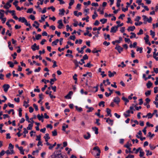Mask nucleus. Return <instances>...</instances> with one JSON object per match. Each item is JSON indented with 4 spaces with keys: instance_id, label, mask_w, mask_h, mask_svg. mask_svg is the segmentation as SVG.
<instances>
[{
    "instance_id": "1",
    "label": "nucleus",
    "mask_w": 158,
    "mask_h": 158,
    "mask_svg": "<svg viewBox=\"0 0 158 158\" xmlns=\"http://www.w3.org/2000/svg\"><path fill=\"white\" fill-rule=\"evenodd\" d=\"M132 144L131 143H129V142H127L126 144L124 145V147L127 148L129 150V151L126 149L125 150V152L126 153L128 154V153H132L133 152L131 151V148L129 147L130 146H132Z\"/></svg>"
},
{
    "instance_id": "2",
    "label": "nucleus",
    "mask_w": 158,
    "mask_h": 158,
    "mask_svg": "<svg viewBox=\"0 0 158 158\" xmlns=\"http://www.w3.org/2000/svg\"><path fill=\"white\" fill-rule=\"evenodd\" d=\"M142 17L143 18V19L144 20L143 23L145 24L147 23V22L149 23H151L152 21V18L151 17H150L149 18V19H148V20H146L145 19L147 18V17L145 15H143Z\"/></svg>"
},
{
    "instance_id": "3",
    "label": "nucleus",
    "mask_w": 158,
    "mask_h": 158,
    "mask_svg": "<svg viewBox=\"0 0 158 158\" xmlns=\"http://www.w3.org/2000/svg\"><path fill=\"white\" fill-rule=\"evenodd\" d=\"M61 149L55 152L51 156L52 158H55L58 156L61 155Z\"/></svg>"
},
{
    "instance_id": "4",
    "label": "nucleus",
    "mask_w": 158,
    "mask_h": 158,
    "mask_svg": "<svg viewBox=\"0 0 158 158\" xmlns=\"http://www.w3.org/2000/svg\"><path fill=\"white\" fill-rule=\"evenodd\" d=\"M31 48L33 51H35L36 50H38L40 48L39 46H37L36 43H34L33 45H32Z\"/></svg>"
},
{
    "instance_id": "5",
    "label": "nucleus",
    "mask_w": 158,
    "mask_h": 158,
    "mask_svg": "<svg viewBox=\"0 0 158 158\" xmlns=\"http://www.w3.org/2000/svg\"><path fill=\"white\" fill-rule=\"evenodd\" d=\"M115 49L117 50L119 53H120L123 50V48L118 44H116Z\"/></svg>"
},
{
    "instance_id": "6",
    "label": "nucleus",
    "mask_w": 158,
    "mask_h": 158,
    "mask_svg": "<svg viewBox=\"0 0 158 158\" xmlns=\"http://www.w3.org/2000/svg\"><path fill=\"white\" fill-rule=\"evenodd\" d=\"M10 86L9 84H5L3 86L2 88L4 89V91L5 92H7L8 89L10 88Z\"/></svg>"
},
{
    "instance_id": "7",
    "label": "nucleus",
    "mask_w": 158,
    "mask_h": 158,
    "mask_svg": "<svg viewBox=\"0 0 158 158\" xmlns=\"http://www.w3.org/2000/svg\"><path fill=\"white\" fill-rule=\"evenodd\" d=\"M19 22H21L22 23H24L25 25L27 22V20L24 17H19Z\"/></svg>"
},
{
    "instance_id": "8",
    "label": "nucleus",
    "mask_w": 158,
    "mask_h": 158,
    "mask_svg": "<svg viewBox=\"0 0 158 158\" xmlns=\"http://www.w3.org/2000/svg\"><path fill=\"white\" fill-rule=\"evenodd\" d=\"M93 150H96L98 152V153H97L96 156H99L101 153V150L99 148L98 146H96L93 148Z\"/></svg>"
},
{
    "instance_id": "9",
    "label": "nucleus",
    "mask_w": 158,
    "mask_h": 158,
    "mask_svg": "<svg viewBox=\"0 0 158 158\" xmlns=\"http://www.w3.org/2000/svg\"><path fill=\"white\" fill-rule=\"evenodd\" d=\"M118 28L116 26L112 27L111 29L110 32L111 33H115L118 30Z\"/></svg>"
},
{
    "instance_id": "10",
    "label": "nucleus",
    "mask_w": 158,
    "mask_h": 158,
    "mask_svg": "<svg viewBox=\"0 0 158 158\" xmlns=\"http://www.w3.org/2000/svg\"><path fill=\"white\" fill-rule=\"evenodd\" d=\"M58 23L59 24V25L58 26V28L59 29H61L62 28V27L64 26L62 23V19H60L58 20Z\"/></svg>"
},
{
    "instance_id": "11",
    "label": "nucleus",
    "mask_w": 158,
    "mask_h": 158,
    "mask_svg": "<svg viewBox=\"0 0 158 158\" xmlns=\"http://www.w3.org/2000/svg\"><path fill=\"white\" fill-rule=\"evenodd\" d=\"M113 101L117 104H118L120 101V99L118 97H116L114 98Z\"/></svg>"
},
{
    "instance_id": "12",
    "label": "nucleus",
    "mask_w": 158,
    "mask_h": 158,
    "mask_svg": "<svg viewBox=\"0 0 158 158\" xmlns=\"http://www.w3.org/2000/svg\"><path fill=\"white\" fill-rule=\"evenodd\" d=\"M37 117L39 120L41 121L42 122H43L44 120L43 118L44 116L42 114H41V115H40V114H38L37 115Z\"/></svg>"
},
{
    "instance_id": "13",
    "label": "nucleus",
    "mask_w": 158,
    "mask_h": 158,
    "mask_svg": "<svg viewBox=\"0 0 158 158\" xmlns=\"http://www.w3.org/2000/svg\"><path fill=\"white\" fill-rule=\"evenodd\" d=\"M135 27L134 26L129 27L127 29L128 31H133L135 29Z\"/></svg>"
},
{
    "instance_id": "14",
    "label": "nucleus",
    "mask_w": 158,
    "mask_h": 158,
    "mask_svg": "<svg viewBox=\"0 0 158 158\" xmlns=\"http://www.w3.org/2000/svg\"><path fill=\"white\" fill-rule=\"evenodd\" d=\"M48 133H46L45 135V136H44V138L45 139V141H48V140L50 139V137Z\"/></svg>"
},
{
    "instance_id": "15",
    "label": "nucleus",
    "mask_w": 158,
    "mask_h": 158,
    "mask_svg": "<svg viewBox=\"0 0 158 158\" xmlns=\"http://www.w3.org/2000/svg\"><path fill=\"white\" fill-rule=\"evenodd\" d=\"M152 85V83L150 81H148L146 84V86L148 89H150Z\"/></svg>"
},
{
    "instance_id": "16",
    "label": "nucleus",
    "mask_w": 158,
    "mask_h": 158,
    "mask_svg": "<svg viewBox=\"0 0 158 158\" xmlns=\"http://www.w3.org/2000/svg\"><path fill=\"white\" fill-rule=\"evenodd\" d=\"M59 11L60 12L59 13V15H64V13L65 12V10L64 9H59Z\"/></svg>"
},
{
    "instance_id": "17",
    "label": "nucleus",
    "mask_w": 158,
    "mask_h": 158,
    "mask_svg": "<svg viewBox=\"0 0 158 158\" xmlns=\"http://www.w3.org/2000/svg\"><path fill=\"white\" fill-rule=\"evenodd\" d=\"M92 129L93 131H94L95 134L97 135L98 133V128L96 127H93Z\"/></svg>"
},
{
    "instance_id": "18",
    "label": "nucleus",
    "mask_w": 158,
    "mask_h": 158,
    "mask_svg": "<svg viewBox=\"0 0 158 158\" xmlns=\"http://www.w3.org/2000/svg\"><path fill=\"white\" fill-rule=\"evenodd\" d=\"M87 134L88 135L86 136V135H84V137L86 139H88L90 137L91 135L89 132H87Z\"/></svg>"
},
{
    "instance_id": "19",
    "label": "nucleus",
    "mask_w": 158,
    "mask_h": 158,
    "mask_svg": "<svg viewBox=\"0 0 158 158\" xmlns=\"http://www.w3.org/2000/svg\"><path fill=\"white\" fill-rule=\"evenodd\" d=\"M116 23L118 24V25L116 26L118 27V28L122 26L124 24L123 23H121L120 24V21H116Z\"/></svg>"
},
{
    "instance_id": "20",
    "label": "nucleus",
    "mask_w": 158,
    "mask_h": 158,
    "mask_svg": "<svg viewBox=\"0 0 158 158\" xmlns=\"http://www.w3.org/2000/svg\"><path fill=\"white\" fill-rule=\"evenodd\" d=\"M106 111L107 114V115H110V117L112 116V115L111 114V110L110 109L108 108H107L106 109Z\"/></svg>"
},
{
    "instance_id": "21",
    "label": "nucleus",
    "mask_w": 158,
    "mask_h": 158,
    "mask_svg": "<svg viewBox=\"0 0 158 158\" xmlns=\"http://www.w3.org/2000/svg\"><path fill=\"white\" fill-rule=\"evenodd\" d=\"M73 94L72 91H70L69 93L65 96V98L66 99H69L71 98L70 94Z\"/></svg>"
},
{
    "instance_id": "22",
    "label": "nucleus",
    "mask_w": 158,
    "mask_h": 158,
    "mask_svg": "<svg viewBox=\"0 0 158 158\" xmlns=\"http://www.w3.org/2000/svg\"><path fill=\"white\" fill-rule=\"evenodd\" d=\"M29 102L28 100L27 102L24 101L23 102V106H25L26 108H27L29 106V105L27 104Z\"/></svg>"
},
{
    "instance_id": "23",
    "label": "nucleus",
    "mask_w": 158,
    "mask_h": 158,
    "mask_svg": "<svg viewBox=\"0 0 158 158\" xmlns=\"http://www.w3.org/2000/svg\"><path fill=\"white\" fill-rule=\"evenodd\" d=\"M19 150L20 151V153L22 154V155H24V150H23V147H19Z\"/></svg>"
},
{
    "instance_id": "24",
    "label": "nucleus",
    "mask_w": 158,
    "mask_h": 158,
    "mask_svg": "<svg viewBox=\"0 0 158 158\" xmlns=\"http://www.w3.org/2000/svg\"><path fill=\"white\" fill-rule=\"evenodd\" d=\"M93 66V65L90 64V62H89V63H87L86 64H84V65L85 67H87L89 68Z\"/></svg>"
},
{
    "instance_id": "25",
    "label": "nucleus",
    "mask_w": 158,
    "mask_h": 158,
    "mask_svg": "<svg viewBox=\"0 0 158 158\" xmlns=\"http://www.w3.org/2000/svg\"><path fill=\"white\" fill-rule=\"evenodd\" d=\"M148 38L149 36L148 35H146L145 37L144 38V39L145 40L146 43H148L149 41Z\"/></svg>"
},
{
    "instance_id": "26",
    "label": "nucleus",
    "mask_w": 158,
    "mask_h": 158,
    "mask_svg": "<svg viewBox=\"0 0 158 158\" xmlns=\"http://www.w3.org/2000/svg\"><path fill=\"white\" fill-rule=\"evenodd\" d=\"M153 115H154V113L151 114V113H149L147 114L148 118H152Z\"/></svg>"
},
{
    "instance_id": "27",
    "label": "nucleus",
    "mask_w": 158,
    "mask_h": 158,
    "mask_svg": "<svg viewBox=\"0 0 158 158\" xmlns=\"http://www.w3.org/2000/svg\"><path fill=\"white\" fill-rule=\"evenodd\" d=\"M104 36L105 37V40H106L107 39H108L109 40H110V35L109 34L106 35V34L105 33L104 34Z\"/></svg>"
},
{
    "instance_id": "28",
    "label": "nucleus",
    "mask_w": 158,
    "mask_h": 158,
    "mask_svg": "<svg viewBox=\"0 0 158 158\" xmlns=\"http://www.w3.org/2000/svg\"><path fill=\"white\" fill-rule=\"evenodd\" d=\"M86 48V45H84L81 48V50L79 51V53H80L81 54H83L84 52V49Z\"/></svg>"
},
{
    "instance_id": "29",
    "label": "nucleus",
    "mask_w": 158,
    "mask_h": 158,
    "mask_svg": "<svg viewBox=\"0 0 158 158\" xmlns=\"http://www.w3.org/2000/svg\"><path fill=\"white\" fill-rule=\"evenodd\" d=\"M73 62L76 66L75 68H76L77 67L79 66V62H78L77 60H74Z\"/></svg>"
},
{
    "instance_id": "30",
    "label": "nucleus",
    "mask_w": 158,
    "mask_h": 158,
    "mask_svg": "<svg viewBox=\"0 0 158 158\" xmlns=\"http://www.w3.org/2000/svg\"><path fill=\"white\" fill-rule=\"evenodd\" d=\"M33 124L32 123L29 124L28 127H27V129L28 130H31L32 129Z\"/></svg>"
},
{
    "instance_id": "31",
    "label": "nucleus",
    "mask_w": 158,
    "mask_h": 158,
    "mask_svg": "<svg viewBox=\"0 0 158 158\" xmlns=\"http://www.w3.org/2000/svg\"><path fill=\"white\" fill-rule=\"evenodd\" d=\"M2 97L4 98V100H1L0 99V104H2V102H5V101L7 100L6 98L4 95H2Z\"/></svg>"
},
{
    "instance_id": "32",
    "label": "nucleus",
    "mask_w": 158,
    "mask_h": 158,
    "mask_svg": "<svg viewBox=\"0 0 158 158\" xmlns=\"http://www.w3.org/2000/svg\"><path fill=\"white\" fill-rule=\"evenodd\" d=\"M7 64L10 65V67L11 68H13L14 66V63L11 61H9L7 62Z\"/></svg>"
},
{
    "instance_id": "33",
    "label": "nucleus",
    "mask_w": 158,
    "mask_h": 158,
    "mask_svg": "<svg viewBox=\"0 0 158 158\" xmlns=\"http://www.w3.org/2000/svg\"><path fill=\"white\" fill-rule=\"evenodd\" d=\"M134 106V104H132V106H131L130 107V109L131 110V113L133 114L134 113V110H135L133 106Z\"/></svg>"
},
{
    "instance_id": "34",
    "label": "nucleus",
    "mask_w": 158,
    "mask_h": 158,
    "mask_svg": "<svg viewBox=\"0 0 158 158\" xmlns=\"http://www.w3.org/2000/svg\"><path fill=\"white\" fill-rule=\"evenodd\" d=\"M76 110L80 112L82 111L83 110L81 107H78L77 106H75Z\"/></svg>"
},
{
    "instance_id": "35",
    "label": "nucleus",
    "mask_w": 158,
    "mask_h": 158,
    "mask_svg": "<svg viewBox=\"0 0 158 158\" xmlns=\"http://www.w3.org/2000/svg\"><path fill=\"white\" fill-rule=\"evenodd\" d=\"M100 21L102 23V24H103L106 23L107 21V19H101Z\"/></svg>"
},
{
    "instance_id": "36",
    "label": "nucleus",
    "mask_w": 158,
    "mask_h": 158,
    "mask_svg": "<svg viewBox=\"0 0 158 158\" xmlns=\"http://www.w3.org/2000/svg\"><path fill=\"white\" fill-rule=\"evenodd\" d=\"M108 73H109L108 76L109 77H111L114 76V73H113L111 72L110 71H109L108 72Z\"/></svg>"
},
{
    "instance_id": "37",
    "label": "nucleus",
    "mask_w": 158,
    "mask_h": 158,
    "mask_svg": "<svg viewBox=\"0 0 158 158\" xmlns=\"http://www.w3.org/2000/svg\"><path fill=\"white\" fill-rule=\"evenodd\" d=\"M145 151L147 152L146 155L147 156H148L149 155H151L152 154V152H150V151L149 150H146Z\"/></svg>"
},
{
    "instance_id": "38",
    "label": "nucleus",
    "mask_w": 158,
    "mask_h": 158,
    "mask_svg": "<svg viewBox=\"0 0 158 158\" xmlns=\"http://www.w3.org/2000/svg\"><path fill=\"white\" fill-rule=\"evenodd\" d=\"M52 135L53 136H56L57 135V132L56 130H55L52 132Z\"/></svg>"
},
{
    "instance_id": "39",
    "label": "nucleus",
    "mask_w": 158,
    "mask_h": 158,
    "mask_svg": "<svg viewBox=\"0 0 158 158\" xmlns=\"http://www.w3.org/2000/svg\"><path fill=\"white\" fill-rule=\"evenodd\" d=\"M151 91L148 90L147 92H145V94L146 96H148L151 94Z\"/></svg>"
},
{
    "instance_id": "40",
    "label": "nucleus",
    "mask_w": 158,
    "mask_h": 158,
    "mask_svg": "<svg viewBox=\"0 0 158 158\" xmlns=\"http://www.w3.org/2000/svg\"><path fill=\"white\" fill-rule=\"evenodd\" d=\"M122 99L124 101L126 102H129L128 99L127 98H125L124 96L122 97Z\"/></svg>"
},
{
    "instance_id": "41",
    "label": "nucleus",
    "mask_w": 158,
    "mask_h": 158,
    "mask_svg": "<svg viewBox=\"0 0 158 158\" xmlns=\"http://www.w3.org/2000/svg\"><path fill=\"white\" fill-rule=\"evenodd\" d=\"M131 34L132 35L130 36V38L131 39H132L133 37H136V35L134 33L131 32Z\"/></svg>"
},
{
    "instance_id": "42",
    "label": "nucleus",
    "mask_w": 158,
    "mask_h": 158,
    "mask_svg": "<svg viewBox=\"0 0 158 158\" xmlns=\"http://www.w3.org/2000/svg\"><path fill=\"white\" fill-rule=\"evenodd\" d=\"M142 50H143V48L142 47H140V48L138 47L136 49V51H139L140 53H142L143 52Z\"/></svg>"
},
{
    "instance_id": "43",
    "label": "nucleus",
    "mask_w": 158,
    "mask_h": 158,
    "mask_svg": "<svg viewBox=\"0 0 158 158\" xmlns=\"http://www.w3.org/2000/svg\"><path fill=\"white\" fill-rule=\"evenodd\" d=\"M150 35L152 36V38H154L155 35V32L153 31L152 30H150Z\"/></svg>"
},
{
    "instance_id": "44",
    "label": "nucleus",
    "mask_w": 158,
    "mask_h": 158,
    "mask_svg": "<svg viewBox=\"0 0 158 158\" xmlns=\"http://www.w3.org/2000/svg\"><path fill=\"white\" fill-rule=\"evenodd\" d=\"M33 8H31L28 9L27 10V13H31L33 11Z\"/></svg>"
},
{
    "instance_id": "45",
    "label": "nucleus",
    "mask_w": 158,
    "mask_h": 158,
    "mask_svg": "<svg viewBox=\"0 0 158 158\" xmlns=\"http://www.w3.org/2000/svg\"><path fill=\"white\" fill-rule=\"evenodd\" d=\"M89 17L87 16H86V18H83L82 19V20H85L86 21V22H88L89 21Z\"/></svg>"
},
{
    "instance_id": "46",
    "label": "nucleus",
    "mask_w": 158,
    "mask_h": 158,
    "mask_svg": "<svg viewBox=\"0 0 158 158\" xmlns=\"http://www.w3.org/2000/svg\"><path fill=\"white\" fill-rule=\"evenodd\" d=\"M9 2H7L6 4L3 6V7L6 9H8L9 8L8 7Z\"/></svg>"
},
{
    "instance_id": "47",
    "label": "nucleus",
    "mask_w": 158,
    "mask_h": 158,
    "mask_svg": "<svg viewBox=\"0 0 158 158\" xmlns=\"http://www.w3.org/2000/svg\"><path fill=\"white\" fill-rule=\"evenodd\" d=\"M103 44L106 46H107L110 44V43L109 42H107L106 41H105L103 42Z\"/></svg>"
},
{
    "instance_id": "48",
    "label": "nucleus",
    "mask_w": 158,
    "mask_h": 158,
    "mask_svg": "<svg viewBox=\"0 0 158 158\" xmlns=\"http://www.w3.org/2000/svg\"><path fill=\"white\" fill-rule=\"evenodd\" d=\"M104 103H105V102H104V101H101V102H100L98 104V105L99 106H101L102 105V107H104L105 106Z\"/></svg>"
},
{
    "instance_id": "49",
    "label": "nucleus",
    "mask_w": 158,
    "mask_h": 158,
    "mask_svg": "<svg viewBox=\"0 0 158 158\" xmlns=\"http://www.w3.org/2000/svg\"><path fill=\"white\" fill-rule=\"evenodd\" d=\"M63 34H64L65 35V37H67V36H69L70 35V34L69 33H67L65 31H63Z\"/></svg>"
},
{
    "instance_id": "50",
    "label": "nucleus",
    "mask_w": 158,
    "mask_h": 158,
    "mask_svg": "<svg viewBox=\"0 0 158 158\" xmlns=\"http://www.w3.org/2000/svg\"><path fill=\"white\" fill-rule=\"evenodd\" d=\"M52 62L53 63V64L52 65V67L53 68H55L57 66V65H56V61L53 60L52 61Z\"/></svg>"
},
{
    "instance_id": "51",
    "label": "nucleus",
    "mask_w": 158,
    "mask_h": 158,
    "mask_svg": "<svg viewBox=\"0 0 158 158\" xmlns=\"http://www.w3.org/2000/svg\"><path fill=\"white\" fill-rule=\"evenodd\" d=\"M8 148L10 150L13 149L14 148V146L12 145L11 143H10L9 145Z\"/></svg>"
},
{
    "instance_id": "52",
    "label": "nucleus",
    "mask_w": 158,
    "mask_h": 158,
    "mask_svg": "<svg viewBox=\"0 0 158 158\" xmlns=\"http://www.w3.org/2000/svg\"><path fill=\"white\" fill-rule=\"evenodd\" d=\"M41 37V35L40 34H38L37 35L35 36V39L38 40L40 39Z\"/></svg>"
},
{
    "instance_id": "53",
    "label": "nucleus",
    "mask_w": 158,
    "mask_h": 158,
    "mask_svg": "<svg viewBox=\"0 0 158 158\" xmlns=\"http://www.w3.org/2000/svg\"><path fill=\"white\" fill-rule=\"evenodd\" d=\"M68 127V125H66L65 126H62V130L63 131H65V128H67Z\"/></svg>"
},
{
    "instance_id": "54",
    "label": "nucleus",
    "mask_w": 158,
    "mask_h": 158,
    "mask_svg": "<svg viewBox=\"0 0 158 158\" xmlns=\"http://www.w3.org/2000/svg\"><path fill=\"white\" fill-rule=\"evenodd\" d=\"M7 11H9V12L10 13H11L12 14V16L14 15L15 14V11L14 10H7Z\"/></svg>"
},
{
    "instance_id": "55",
    "label": "nucleus",
    "mask_w": 158,
    "mask_h": 158,
    "mask_svg": "<svg viewBox=\"0 0 158 158\" xmlns=\"http://www.w3.org/2000/svg\"><path fill=\"white\" fill-rule=\"evenodd\" d=\"M25 118H26V120L28 122L30 123L31 122L29 120V118L28 116L27 115V113L25 114Z\"/></svg>"
},
{
    "instance_id": "56",
    "label": "nucleus",
    "mask_w": 158,
    "mask_h": 158,
    "mask_svg": "<svg viewBox=\"0 0 158 158\" xmlns=\"http://www.w3.org/2000/svg\"><path fill=\"white\" fill-rule=\"evenodd\" d=\"M140 154H139V156L140 157H142L144 155V153L143 152H142V151H139Z\"/></svg>"
},
{
    "instance_id": "57",
    "label": "nucleus",
    "mask_w": 158,
    "mask_h": 158,
    "mask_svg": "<svg viewBox=\"0 0 158 158\" xmlns=\"http://www.w3.org/2000/svg\"><path fill=\"white\" fill-rule=\"evenodd\" d=\"M148 136L150 137L151 138H152L155 136V135L154 134H152L151 132H149L148 133Z\"/></svg>"
},
{
    "instance_id": "58",
    "label": "nucleus",
    "mask_w": 158,
    "mask_h": 158,
    "mask_svg": "<svg viewBox=\"0 0 158 158\" xmlns=\"http://www.w3.org/2000/svg\"><path fill=\"white\" fill-rule=\"evenodd\" d=\"M94 108L92 107H90L88 110H87V112L89 113L90 112H92L93 110H94Z\"/></svg>"
},
{
    "instance_id": "59",
    "label": "nucleus",
    "mask_w": 158,
    "mask_h": 158,
    "mask_svg": "<svg viewBox=\"0 0 158 158\" xmlns=\"http://www.w3.org/2000/svg\"><path fill=\"white\" fill-rule=\"evenodd\" d=\"M143 31L142 29H140L139 32L137 33V34L138 35H139L143 34Z\"/></svg>"
},
{
    "instance_id": "60",
    "label": "nucleus",
    "mask_w": 158,
    "mask_h": 158,
    "mask_svg": "<svg viewBox=\"0 0 158 158\" xmlns=\"http://www.w3.org/2000/svg\"><path fill=\"white\" fill-rule=\"evenodd\" d=\"M33 106L35 108V110L36 111L38 110V106L35 104H33Z\"/></svg>"
},
{
    "instance_id": "61",
    "label": "nucleus",
    "mask_w": 158,
    "mask_h": 158,
    "mask_svg": "<svg viewBox=\"0 0 158 158\" xmlns=\"http://www.w3.org/2000/svg\"><path fill=\"white\" fill-rule=\"evenodd\" d=\"M10 107L13 108L14 107V105L11 104L10 102H8L7 104Z\"/></svg>"
},
{
    "instance_id": "62",
    "label": "nucleus",
    "mask_w": 158,
    "mask_h": 158,
    "mask_svg": "<svg viewBox=\"0 0 158 158\" xmlns=\"http://www.w3.org/2000/svg\"><path fill=\"white\" fill-rule=\"evenodd\" d=\"M149 146L150 147V149L152 150H154L156 148V146H152L151 144H149Z\"/></svg>"
},
{
    "instance_id": "63",
    "label": "nucleus",
    "mask_w": 158,
    "mask_h": 158,
    "mask_svg": "<svg viewBox=\"0 0 158 158\" xmlns=\"http://www.w3.org/2000/svg\"><path fill=\"white\" fill-rule=\"evenodd\" d=\"M69 38L70 40H74L76 38V37L75 35H71L69 37Z\"/></svg>"
},
{
    "instance_id": "64",
    "label": "nucleus",
    "mask_w": 158,
    "mask_h": 158,
    "mask_svg": "<svg viewBox=\"0 0 158 158\" xmlns=\"http://www.w3.org/2000/svg\"><path fill=\"white\" fill-rule=\"evenodd\" d=\"M134 156L133 155H128L125 158H134Z\"/></svg>"
}]
</instances>
